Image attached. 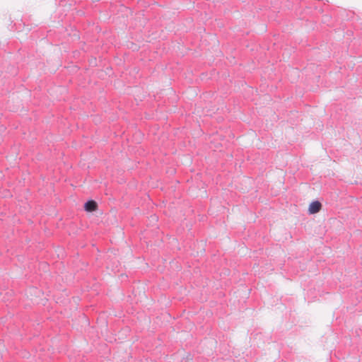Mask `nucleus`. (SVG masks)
Instances as JSON below:
<instances>
[{
	"instance_id": "f03ea898",
	"label": "nucleus",
	"mask_w": 362,
	"mask_h": 362,
	"mask_svg": "<svg viewBox=\"0 0 362 362\" xmlns=\"http://www.w3.org/2000/svg\"><path fill=\"white\" fill-rule=\"evenodd\" d=\"M84 206L87 211H93L96 209V203L94 201H88Z\"/></svg>"
},
{
	"instance_id": "f257e3e1",
	"label": "nucleus",
	"mask_w": 362,
	"mask_h": 362,
	"mask_svg": "<svg viewBox=\"0 0 362 362\" xmlns=\"http://www.w3.org/2000/svg\"><path fill=\"white\" fill-rule=\"evenodd\" d=\"M321 206L322 205L320 202H319L318 201L313 202L312 203H310L308 208L309 214H314L319 212L321 209Z\"/></svg>"
}]
</instances>
